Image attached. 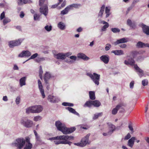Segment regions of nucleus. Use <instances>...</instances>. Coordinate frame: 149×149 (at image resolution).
<instances>
[{
    "mask_svg": "<svg viewBox=\"0 0 149 149\" xmlns=\"http://www.w3.org/2000/svg\"><path fill=\"white\" fill-rule=\"evenodd\" d=\"M25 144V139L22 138L16 139L11 144V145L13 147L17 148V149H22Z\"/></svg>",
    "mask_w": 149,
    "mask_h": 149,
    "instance_id": "nucleus-1",
    "label": "nucleus"
},
{
    "mask_svg": "<svg viewBox=\"0 0 149 149\" xmlns=\"http://www.w3.org/2000/svg\"><path fill=\"white\" fill-rule=\"evenodd\" d=\"M87 75L91 78L95 84L97 85H99L100 77V75L94 73L93 74L88 73Z\"/></svg>",
    "mask_w": 149,
    "mask_h": 149,
    "instance_id": "nucleus-2",
    "label": "nucleus"
},
{
    "mask_svg": "<svg viewBox=\"0 0 149 149\" xmlns=\"http://www.w3.org/2000/svg\"><path fill=\"white\" fill-rule=\"evenodd\" d=\"M55 125L57 130L61 131L64 134H65V126L60 121H56Z\"/></svg>",
    "mask_w": 149,
    "mask_h": 149,
    "instance_id": "nucleus-3",
    "label": "nucleus"
},
{
    "mask_svg": "<svg viewBox=\"0 0 149 149\" xmlns=\"http://www.w3.org/2000/svg\"><path fill=\"white\" fill-rule=\"evenodd\" d=\"M24 40L23 38H20L17 40L10 41L8 42L9 45L10 47L11 48L19 46L20 45Z\"/></svg>",
    "mask_w": 149,
    "mask_h": 149,
    "instance_id": "nucleus-4",
    "label": "nucleus"
},
{
    "mask_svg": "<svg viewBox=\"0 0 149 149\" xmlns=\"http://www.w3.org/2000/svg\"><path fill=\"white\" fill-rule=\"evenodd\" d=\"M54 57L58 59L63 60L65 58V54L63 53H58L55 51H52Z\"/></svg>",
    "mask_w": 149,
    "mask_h": 149,
    "instance_id": "nucleus-5",
    "label": "nucleus"
},
{
    "mask_svg": "<svg viewBox=\"0 0 149 149\" xmlns=\"http://www.w3.org/2000/svg\"><path fill=\"white\" fill-rule=\"evenodd\" d=\"M38 88L40 90V92L41 93L42 97L44 98L45 97V96L44 93V90L42 84V83L40 79H38Z\"/></svg>",
    "mask_w": 149,
    "mask_h": 149,
    "instance_id": "nucleus-6",
    "label": "nucleus"
},
{
    "mask_svg": "<svg viewBox=\"0 0 149 149\" xmlns=\"http://www.w3.org/2000/svg\"><path fill=\"white\" fill-rule=\"evenodd\" d=\"M90 136V134H88L81 140V141L83 146H85L87 144L89 143L88 139Z\"/></svg>",
    "mask_w": 149,
    "mask_h": 149,
    "instance_id": "nucleus-7",
    "label": "nucleus"
},
{
    "mask_svg": "<svg viewBox=\"0 0 149 149\" xmlns=\"http://www.w3.org/2000/svg\"><path fill=\"white\" fill-rule=\"evenodd\" d=\"M128 41V38H124L117 40L116 41L114 42L113 44L116 46L120 43L127 42Z\"/></svg>",
    "mask_w": 149,
    "mask_h": 149,
    "instance_id": "nucleus-8",
    "label": "nucleus"
},
{
    "mask_svg": "<svg viewBox=\"0 0 149 149\" xmlns=\"http://www.w3.org/2000/svg\"><path fill=\"white\" fill-rule=\"evenodd\" d=\"M40 12L45 16H46L48 13V7L47 5L40 8Z\"/></svg>",
    "mask_w": 149,
    "mask_h": 149,
    "instance_id": "nucleus-9",
    "label": "nucleus"
},
{
    "mask_svg": "<svg viewBox=\"0 0 149 149\" xmlns=\"http://www.w3.org/2000/svg\"><path fill=\"white\" fill-rule=\"evenodd\" d=\"M31 55V53L29 51H23L21 53L19 54L18 56L20 57H23L24 56L29 57Z\"/></svg>",
    "mask_w": 149,
    "mask_h": 149,
    "instance_id": "nucleus-10",
    "label": "nucleus"
},
{
    "mask_svg": "<svg viewBox=\"0 0 149 149\" xmlns=\"http://www.w3.org/2000/svg\"><path fill=\"white\" fill-rule=\"evenodd\" d=\"M81 6L80 4H73L70 5L66 8V14L68 12V11L72 9L73 8H78Z\"/></svg>",
    "mask_w": 149,
    "mask_h": 149,
    "instance_id": "nucleus-11",
    "label": "nucleus"
},
{
    "mask_svg": "<svg viewBox=\"0 0 149 149\" xmlns=\"http://www.w3.org/2000/svg\"><path fill=\"white\" fill-rule=\"evenodd\" d=\"M47 100L49 101L54 103L57 102L59 100L57 98L52 95H49L48 96Z\"/></svg>",
    "mask_w": 149,
    "mask_h": 149,
    "instance_id": "nucleus-12",
    "label": "nucleus"
},
{
    "mask_svg": "<svg viewBox=\"0 0 149 149\" xmlns=\"http://www.w3.org/2000/svg\"><path fill=\"white\" fill-rule=\"evenodd\" d=\"M77 58L82 59L85 61H88L90 59L89 57L83 53H79L77 54Z\"/></svg>",
    "mask_w": 149,
    "mask_h": 149,
    "instance_id": "nucleus-13",
    "label": "nucleus"
},
{
    "mask_svg": "<svg viewBox=\"0 0 149 149\" xmlns=\"http://www.w3.org/2000/svg\"><path fill=\"white\" fill-rule=\"evenodd\" d=\"M101 61H102L104 63L107 64L108 63L109 60V57L107 55H104L100 57Z\"/></svg>",
    "mask_w": 149,
    "mask_h": 149,
    "instance_id": "nucleus-14",
    "label": "nucleus"
},
{
    "mask_svg": "<svg viewBox=\"0 0 149 149\" xmlns=\"http://www.w3.org/2000/svg\"><path fill=\"white\" fill-rule=\"evenodd\" d=\"M35 113H38L41 112L43 110V107L42 106L39 105L34 106Z\"/></svg>",
    "mask_w": 149,
    "mask_h": 149,
    "instance_id": "nucleus-15",
    "label": "nucleus"
},
{
    "mask_svg": "<svg viewBox=\"0 0 149 149\" xmlns=\"http://www.w3.org/2000/svg\"><path fill=\"white\" fill-rule=\"evenodd\" d=\"M111 53H113L115 55L117 56L124 55L125 54L124 51L121 50H113L111 51Z\"/></svg>",
    "mask_w": 149,
    "mask_h": 149,
    "instance_id": "nucleus-16",
    "label": "nucleus"
},
{
    "mask_svg": "<svg viewBox=\"0 0 149 149\" xmlns=\"http://www.w3.org/2000/svg\"><path fill=\"white\" fill-rule=\"evenodd\" d=\"M69 58L72 60H70V59H67L66 60V62L70 64H72L77 60V57L75 56H70Z\"/></svg>",
    "mask_w": 149,
    "mask_h": 149,
    "instance_id": "nucleus-17",
    "label": "nucleus"
},
{
    "mask_svg": "<svg viewBox=\"0 0 149 149\" xmlns=\"http://www.w3.org/2000/svg\"><path fill=\"white\" fill-rule=\"evenodd\" d=\"M134 67L135 69L139 73V75L140 77H142L144 75L143 70L139 68L137 65H135Z\"/></svg>",
    "mask_w": 149,
    "mask_h": 149,
    "instance_id": "nucleus-18",
    "label": "nucleus"
},
{
    "mask_svg": "<svg viewBox=\"0 0 149 149\" xmlns=\"http://www.w3.org/2000/svg\"><path fill=\"white\" fill-rule=\"evenodd\" d=\"M134 60L131 58L129 59L128 60H125L124 62V64L127 65H134Z\"/></svg>",
    "mask_w": 149,
    "mask_h": 149,
    "instance_id": "nucleus-19",
    "label": "nucleus"
},
{
    "mask_svg": "<svg viewBox=\"0 0 149 149\" xmlns=\"http://www.w3.org/2000/svg\"><path fill=\"white\" fill-rule=\"evenodd\" d=\"M127 25L132 28H134L136 26V23L134 21L132 22L130 19H128L127 21Z\"/></svg>",
    "mask_w": 149,
    "mask_h": 149,
    "instance_id": "nucleus-20",
    "label": "nucleus"
},
{
    "mask_svg": "<svg viewBox=\"0 0 149 149\" xmlns=\"http://www.w3.org/2000/svg\"><path fill=\"white\" fill-rule=\"evenodd\" d=\"M136 140V138L135 137H132L128 141L127 145L128 146L132 148L134 144V142Z\"/></svg>",
    "mask_w": 149,
    "mask_h": 149,
    "instance_id": "nucleus-21",
    "label": "nucleus"
},
{
    "mask_svg": "<svg viewBox=\"0 0 149 149\" xmlns=\"http://www.w3.org/2000/svg\"><path fill=\"white\" fill-rule=\"evenodd\" d=\"M34 108V106H33L27 108L26 109V113L27 114H29L30 113H35Z\"/></svg>",
    "mask_w": 149,
    "mask_h": 149,
    "instance_id": "nucleus-22",
    "label": "nucleus"
},
{
    "mask_svg": "<svg viewBox=\"0 0 149 149\" xmlns=\"http://www.w3.org/2000/svg\"><path fill=\"white\" fill-rule=\"evenodd\" d=\"M142 27L143 32L147 35H149V27L144 24H142Z\"/></svg>",
    "mask_w": 149,
    "mask_h": 149,
    "instance_id": "nucleus-23",
    "label": "nucleus"
},
{
    "mask_svg": "<svg viewBox=\"0 0 149 149\" xmlns=\"http://www.w3.org/2000/svg\"><path fill=\"white\" fill-rule=\"evenodd\" d=\"M108 125L109 129V134H111L115 130V127L111 123H108Z\"/></svg>",
    "mask_w": 149,
    "mask_h": 149,
    "instance_id": "nucleus-24",
    "label": "nucleus"
},
{
    "mask_svg": "<svg viewBox=\"0 0 149 149\" xmlns=\"http://www.w3.org/2000/svg\"><path fill=\"white\" fill-rule=\"evenodd\" d=\"M17 2L18 5H21L23 4L30 3L32 2L30 0H17Z\"/></svg>",
    "mask_w": 149,
    "mask_h": 149,
    "instance_id": "nucleus-25",
    "label": "nucleus"
},
{
    "mask_svg": "<svg viewBox=\"0 0 149 149\" xmlns=\"http://www.w3.org/2000/svg\"><path fill=\"white\" fill-rule=\"evenodd\" d=\"M51 77L50 74L48 72H46L44 77V80L46 84H48V80Z\"/></svg>",
    "mask_w": 149,
    "mask_h": 149,
    "instance_id": "nucleus-26",
    "label": "nucleus"
},
{
    "mask_svg": "<svg viewBox=\"0 0 149 149\" xmlns=\"http://www.w3.org/2000/svg\"><path fill=\"white\" fill-rule=\"evenodd\" d=\"M66 144H68L69 145H70L72 143V142L69 141H71L73 140V137L72 136H66Z\"/></svg>",
    "mask_w": 149,
    "mask_h": 149,
    "instance_id": "nucleus-27",
    "label": "nucleus"
},
{
    "mask_svg": "<svg viewBox=\"0 0 149 149\" xmlns=\"http://www.w3.org/2000/svg\"><path fill=\"white\" fill-rule=\"evenodd\" d=\"M33 124V121L28 119L26 123L24 125V127L26 128H30L32 126Z\"/></svg>",
    "mask_w": 149,
    "mask_h": 149,
    "instance_id": "nucleus-28",
    "label": "nucleus"
},
{
    "mask_svg": "<svg viewBox=\"0 0 149 149\" xmlns=\"http://www.w3.org/2000/svg\"><path fill=\"white\" fill-rule=\"evenodd\" d=\"M122 105L121 104H120L117 105L115 108L113 109L112 111V113L113 114L115 115L116 114L117 112L118 111L121 107Z\"/></svg>",
    "mask_w": 149,
    "mask_h": 149,
    "instance_id": "nucleus-29",
    "label": "nucleus"
},
{
    "mask_svg": "<svg viewBox=\"0 0 149 149\" xmlns=\"http://www.w3.org/2000/svg\"><path fill=\"white\" fill-rule=\"evenodd\" d=\"M101 23L104 24L101 29L102 31H106V29L109 26L108 23L104 21H101Z\"/></svg>",
    "mask_w": 149,
    "mask_h": 149,
    "instance_id": "nucleus-30",
    "label": "nucleus"
},
{
    "mask_svg": "<svg viewBox=\"0 0 149 149\" xmlns=\"http://www.w3.org/2000/svg\"><path fill=\"white\" fill-rule=\"evenodd\" d=\"M26 77H23L19 80V84L20 87H22L26 85Z\"/></svg>",
    "mask_w": 149,
    "mask_h": 149,
    "instance_id": "nucleus-31",
    "label": "nucleus"
},
{
    "mask_svg": "<svg viewBox=\"0 0 149 149\" xmlns=\"http://www.w3.org/2000/svg\"><path fill=\"white\" fill-rule=\"evenodd\" d=\"M76 130L74 127H72L70 128H67L66 127V134H70L72 133Z\"/></svg>",
    "mask_w": 149,
    "mask_h": 149,
    "instance_id": "nucleus-32",
    "label": "nucleus"
},
{
    "mask_svg": "<svg viewBox=\"0 0 149 149\" xmlns=\"http://www.w3.org/2000/svg\"><path fill=\"white\" fill-rule=\"evenodd\" d=\"M28 119L26 117H22L20 120V123L22 126H24L26 123Z\"/></svg>",
    "mask_w": 149,
    "mask_h": 149,
    "instance_id": "nucleus-33",
    "label": "nucleus"
},
{
    "mask_svg": "<svg viewBox=\"0 0 149 149\" xmlns=\"http://www.w3.org/2000/svg\"><path fill=\"white\" fill-rule=\"evenodd\" d=\"M66 109L68 110L71 113L78 116L79 115V114L74 109L72 108L69 107H66Z\"/></svg>",
    "mask_w": 149,
    "mask_h": 149,
    "instance_id": "nucleus-34",
    "label": "nucleus"
},
{
    "mask_svg": "<svg viewBox=\"0 0 149 149\" xmlns=\"http://www.w3.org/2000/svg\"><path fill=\"white\" fill-rule=\"evenodd\" d=\"M93 105L94 107H100L101 104L100 102L97 100L93 101Z\"/></svg>",
    "mask_w": 149,
    "mask_h": 149,
    "instance_id": "nucleus-35",
    "label": "nucleus"
},
{
    "mask_svg": "<svg viewBox=\"0 0 149 149\" xmlns=\"http://www.w3.org/2000/svg\"><path fill=\"white\" fill-rule=\"evenodd\" d=\"M89 95L90 98L92 100H94L95 99V93L93 91H90L89 92Z\"/></svg>",
    "mask_w": 149,
    "mask_h": 149,
    "instance_id": "nucleus-36",
    "label": "nucleus"
},
{
    "mask_svg": "<svg viewBox=\"0 0 149 149\" xmlns=\"http://www.w3.org/2000/svg\"><path fill=\"white\" fill-rule=\"evenodd\" d=\"M93 101L89 100L86 102L85 104L84 105V107H91L92 105H93Z\"/></svg>",
    "mask_w": 149,
    "mask_h": 149,
    "instance_id": "nucleus-37",
    "label": "nucleus"
},
{
    "mask_svg": "<svg viewBox=\"0 0 149 149\" xmlns=\"http://www.w3.org/2000/svg\"><path fill=\"white\" fill-rule=\"evenodd\" d=\"M57 26L61 30H64L65 26L64 23L62 22H59Z\"/></svg>",
    "mask_w": 149,
    "mask_h": 149,
    "instance_id": "nucleus-38",
    "label": "nucleus"
},
{
    "mask_svg": "<svg viewBox=\"0 0 149 149\" xmlns=\"http://www.w3.org/2000/svg\"><path fill=\"white\" fill-rule=\"evenodd\" d=\"M105 6L104 5H103L101 7V9L100 12L98 14V16L101 17L102 16V15L103 14V13L104 12V8H105Z\"/></svg>",
    "mask_w": 149,
    "mask_h": 149,
    "instance_id": "nucleus-39",
    "label": "nucleus"
},
{
    "mask_svg": "<svg viewBox=\"0 0 149 149\" xmlns=\"http://www.w3.org/2000/svg\"><path fill=\"white\" fill-rule=\"evenodd\" d=\"M102 113H100L95 114L93 117V120H95L98 118L99 117L102 116Z\"/></svg>",
    "mask_w": 149,
    "mask_h": 149,
    "instance_id": "nucleus-40",
    "label": "nucleus"
},
{
    "mask_svg": "<svg viewBox=\"0 0 149 149\" xmlns=\"http://www.w3.org/2000/svg\"><path fill=\"white\" fill-rule=\"evenodd\" d=\"M110 8L109 7H106L105 8V12L106 14V17H107L110 15Z\"/></svg>",
    "mask_w": 149,
    "mask_h": 149,
    "instance_id": "nucleus-41",
    "label": "nucleus"
},
{
    "mask_svg": "<svg viewBox=\"0 0 149 149\" xmlns=\"http://www.w3.org/2000/svg\"><path fill=\"white\" fill-rule=\"evenodd\" d=\"M145 46V44L140 41L139 42L136 44L137 47L139 48L144 47Z\"/></svg>",
    "mask_w": 149,
    "mask_h": 149,
    "instance_id": "nucleus-42",
    "label": "nucleus"
},
{
    "mask_svg": "<svg viewBox=\"0 0 149 149\" xmlns=\"http://www.w3.org/2000/svg\"><path fill=\"white\" fill-rule=\"evenodd\" d=\"M32 145L31 143H27L26 144L24 149H31L32 147Z\"/></svg>",
    "mask_w": 149,
    "mask_h": 149,
    "instance_id": "nucleus-43",
    "label": "nucleus"
},
{
    "mask_svg": "<svg viewBox=\"0 0 149 149\" xmlns=\"http://www.w3.org/2000/svg\"><path fill=\"white\" fill-rule=\"evenodd\" d=\"M11 20L8 17H5L3 20V23L4 25H5L7 23L10 22Z\"/></svg>",
    "mask_w": 149,
    "mask_h": 149,
    "instance_id": "nucleus-44",
    "label": "nucleus"
},
{
    "mask_svg": "<svg viewBox=\"0 0 149 149\" xmlns=\"http://www.w3.org/2000/svg\"><path fill=\"white\" fill-rule=\"evenodd\" d=\"M56 140H58L61 141L62 140H63V141H65V135H61L58 136H56Z\"/></svg>",
    "mask_w": 149,
    "mask_h": 149,
    "instance_id": "nucleus-45",
    "label": "nucleus"
},
{
    "mask_svg": "<svg viewBox=\"0 0 149 149\" xmlns=\"http://www.w3.org/2000/svg\"><path fill=\"white\" fill-rule=\"evenodd\" d=\"M42 118L41 116H38L34 117L33 120L35 121H38L41 120Z\"/></svg>",
    "mask_w": 149,
    "mask_h": 149,
    "instance_id": "nucleus-46",
    "label": "nucleus"
},
{
    "mask_svg": "<svg viewBox=\"0 0 149 149\" xmlns=\"http://www.w3.org/2000/svg\"><path fill=\"white\" fill-rule=\"evenodd\" d=\"M54 143L56 145H58L59 144L61 143L62 144H65V141H54Z\"/></svg>",
    "mask_w": 149,
    "mask_h": 149,
    "instance_id": "nucleus-47",
    "label": "nucleus"
},
{
    "mask_svg": "<svg viewBox=\"0 0 149 149\" xmlns=\"http://www.w3.org/2000/svg\"><path fill=\"white\" fill-rule=\"evenodd\" d=\"M111 31L114 33L119 32L120 30L118 28H113L111 29Z\"/></svg>",
    "mask_w": 149,
    "mask_h": 149,
    "instance_id": "nucleus-48",
    "label": "nucleus"
},
{
    "mask_svg": "<svg viewBox=\"0 0 149 149\" xmlns=\"http://www.w3.org/2000/svg\"><path fill=\"white\" fill-rule=\"evenodd\" d=\"M43 73V71L42 69L41 66L40 67V70H39V76L40 78L42 79V74Z\"/></svg>",
    "mask_w": 149,
    "mask_h": 149,
    "instance_id": "nucleus-49",
    "label": "nucleus"
},
{
    "mask_svg": "<svg viewBox=\"0 0 149 149\" xmlns=\"http://www.w3.org/2000/svg\"><path fill=\"white\" fill-rule=\"evenodd\" d=\"M45 29L48 31H51L52 29V27L51 26L47 25L45 27Z\"/></svg>",
    "mask_w": 149,
    "mask_h": 149,
    "instance_id": "nucleus-50",
    "label": "nucleus"
},
{
    "mask_svg": "<svg viewBox=\"0 0 149 149\" xmlns=\"http://www.w3.org/2000/svg\"><path fill=\"white\" fill-rule=\"evenodd\" d=\"M38 54L37 53H35V54H33V55H32L31 56V57L27 60H29L31 59H34L35 58H36L38 56Z\"/></svg>",
    "mask_w": 149,
    "mask_h": 149,
    "instance_id": "nucleus-51",
    "label": "nucleus"
},
{
    "mask_svg": "<svg viewBox=\"0 0 149 149\" xmlns=\"http://www.w3.org/2000/svg\"><path fill=\"white\" fill-rule=\"evenodd\" d=\"M20 101V97L19 96H17L16 98L15 102L17 104H19Z\"/></svg>",
    "mask_w": 149,
    "mask_h": 149,
    "instance_id": "nucleus-52",
    "label": "nucleus"
},
{
    "mask_svg": "<svg viewBox=\"0 0 149 149\" xmlns=\"http://www.w3.org/2000/svg\"><path fill=\"white\" fill-rule=\"evenodd\" d=\"M111 45L110 44H107L106 46L105 49L106 51L109 50L111 47Z\"/></svg>",
    "mask_w": 149,
    "mask_h": 149,
    "instance_id": "nucleus-53",
    "label": "nucleus"
},
{
    "mask_svg": "<svg viewBox=\"0 0 149 149\" xmlns=\"http://www.w3.org/2000/svg\"><path fill=\"white\" fill-rule=\"evenodd\" d=\"M39 16L37 14H35L34 15V20H38L39 19Z\"/></svg>",
    "mask_w": 149,
    "mask_h": 149,
    "instance_id": "nucleus-54",
    "label": "nucleus"
},
{
    "mask_svg": "<svg viewBox=\"0 0 149 149\" xmlns=\"http://www.w3.org/2000/svg\"><path fill=\"white\" fill-rule=\"evenodd\" d=\"M148 84V81L146 79L143 80L142 81V84L143 86H145Z\"/></svg>",
    "mask_w": 149,
    "mask_h": 149,
    "instance_id": "nucleus-55",
    "label": "nucleus"
},
{
    "mask_svg": "<svg viewBox=\"0 0 149 149\" xmlns=\"http://www.w3.org/2000/svg\"><path fill=\"white\" fill-rule=\"evenodd\" d=\"M4 18H5V12H3L1 14L0 19L2 20Z\"/></svg>",
    "mask_w": 149,
    "mask_h": 149,
    "instance_id": "nucleus-56",
    "label": "nucleus"
},
{
    "mask_svg": "<svg viewBox=\"0 0 149 149\" xmlns=\"http://www.w3.org/2000/svg\"><path fill=\"white\" fill-rule=\"evenodd\" d=\"M131 137V135L130 133H128L127 135L125 136V139L127 140L129 139Z\"/></svg>",
    "mask_w": 149,
    "mask_h": 149,
    "instance_id": "nucleus-57",
    "label": "nucleus"
},
{
    "mask_svg": "<svg viewBox=\"0 0 149 149\" xmlns=\"http://www.w3.org/2000/svg\"><path fill=\"white\" fill-rule=\"evenodd\" d=\"M119 46L122 48H125L127 47L126 45L125 44L120 45Z\"/></svg>",
    "mask_w": 149,
    "mask_h": 149,
    "instance_id": "nucleus-58",
    "label": "nucleus"
},
{
    "mask_svg": "<svg viewBox=\"0 0 149 149\" xmlns=\"http://www.w3.org/2000/svg\"><path fill=\"white\" fill-rule=\"evenodd\" d=\"M45 0H39V5L41 6L43 4Z\"/></svg>",
    "mask_w": 149,
    "mask_h": 149,
    "instance_id": "nucleus-59",
    "label": "nucleus"
},
{
    "mask_svg": "<svg viewBox=\"0 0 149 149\" xmlns=\"http://www.w3.org/2000/svg\"><path fill=\"white\" fill-rule=\"evenodd\" d=\"M74 144L75 145H76V146H80V147H83L81 143V141L80 143H74Z\"/></svg>",
    "mask_w": 149,
    "mask_h": 149,
    "instance_id": "nucleus-60",
    "label": "nucleus"
},
{
    "mask_svg": "<svg viewBox=\"0 0 149 149\" xmlns=\"http://www.w3.org/2000/svg\"><path fill=\"white\" fill-rule=\"evenodd\" d=\"M134 84V81H132L130 82V88H133V87Z\"/></svg>",
    "mask_w": 149,
    "mask_h": 149,
    "instance_id": "nucleus-61",
    "label": "nucleus"
},
{
    "mask_svg": "<svg viewBox=\"0 0 149 149\" xmlns=\"http://www.w3.org/2000/svg\"><path fill=\"white\" fill-rule=\"evenodd\" d=\"M66 106L73 107V104L72 103L66 102Z\"/></svg>",
    "mask_w": 149,
    "mask_h": 149,
    "instance_id": "nucleus-62",
    "label": "nucleus"
},
{
    "mask_svg": "<svg viewBox=\"0 0 149 149\" xmlns=\"http://www.w3.org/2000/svg\"><path fill=\"white\" fill-rule=\"evenodd\" d=\"M128 127L130 130H131L132 133L133 132V129L132 126L131 125H129Z\"/></svg>",
    "mask_w": 149,
    "mask_h": 149,
    "instance_id": "nucleus-63",
    "label": "nucleus"
},
{
    "mask_svg": "<svg viewBox=\"0 0 149 149\" xmlns=\"http://www.w3.org/2000/svg\"><path fill=\"white\" fill-rule=\"evenodd\" d=\"M3 100L5 101H7L8 100V98L7 96H5L3 97Z\"/></svg>",
    "mask_w": 149,
    "mask_h": 149,
    "instance_id": "nucleus-64",
    "label": "nucleus"
}]
</instances>
